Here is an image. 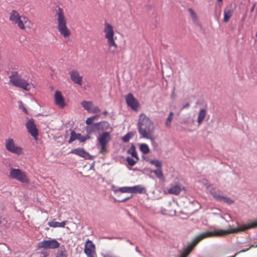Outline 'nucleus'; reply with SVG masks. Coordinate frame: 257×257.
Listing matches in <instances>:
<instances>
[{
    "label": "nucleus",
    "mask_w": 257,
    "mask_h": 257,
    "mask_svg": "<svg viewBox=\"0 0 257 257\" xmlns=\"http://www.w3.org/2000/svg\"><path fill=\"white\" fill-rule=\"evenodd\" d=\"M137 126L141 138L154 142L155 127L154 122L148 116L144 113L141 114L139 116Z\"/></svg>",
    "instance_id": "nucleus-1"
},
{
    "label": "nucleus",
    "mask_w": 257,
    "mask_h": 257,
    "mask_svg": "<svg viewBox=\"0 0 257 257\" xmlns=\"http://www.w3.org/2000/svg\"><path fill=\"white\" fill-rule=\"evenodd\" d=\"M55 17L57 22V29L60 34L65 38H68L71 35V31L66 26L67 20L63 9L59 7L56 10Z\"/></svg>",
    "instance_id": "nucleus-2"
},
{
    "label": "nucleus",
    "mask_w": 257,
    "mask_h": 257,
    "mask_svg": "<svg viewBox=\"0 0 257 257\" xmlns=\"http://www.w3.org/2000/svg\"><path fill=\"white\" fill-rule=\"evenodd\" d=\"M103 31L105 33V38L107 39V44L109 46V52L111 54H115L116 52L117 45L114 41V31L112 26L108 23H105Z\"/></svg>",
    "instance_id": "nucleus-3"
},
{
    "label": "nucleus",
    "mask_w": 257,
    "mask_h": 257,
    "mask_svg": "<svg viewBox=\"0 0 257 257\" xmlns=\"http://www.w3.org/2000/svg\"><path fill=\"white\" fill-rule=\"evenodd\" d=\"M229 227H230V229L228 230L217 229L215 230L214 231L216 232L218 236H223L230 233H237L240 231H244L247 229L257 227V220L247 224H243L237 228H232L231 225H229Z\"/></svg>",
    "instance_id": "nucleus-4"
},
{
    "label": "nucleus",
    "mask_w": 257,
    "mask_h": 257,
    "mask_svg": "<svg viewBox=\"0 0 257 257\" xmlns=\"http://www.w3.org/2000/svg\"><path fill=\"white\" fill-rule=\"evenodd\" d=\"M10 82L14 86L20 87L26 91H29L33 85L28 82V80L22 78L17 72L13 71L9 76Z\"/></svg>",
    "instance_id": "nucleus-5"
},
{
    "label": "nucleus",
    "mask_w": 257,
    "mask_h": 257,
    "mask_svg": "<svg viewBox=\"0 0 257 257\" xmlns=\"http://www.w3.org/2000/svg\"><path fill=\"white\" fill-rule=\"evenodd\" d=\"M210 236H218V235H217L214 230L212 231H207L199 234L193 240L191 243L187 245L180 257H186L200 241L206 237Z\"/></svg>",
    "instance_id": "nucleus-6"
},
{
    "label": "nucleus",
    "mask_w": 257,
    "mask_h": 257,
    "mask_svg": "<svg viewBox=\"0 0 257 257\" xmlns=\"http://www.w3.org/2000/svg\"><path fill=\"white\" fill-rule=\"evenodd\" d=\"M9 176L10 178L18 180L22 183H28L29 182L26 173L19 169L11 168Z\"/></svg>",
    "instance_id": "nucleus-7"
},
{
    "label": "nucleus",
    "mask_w": 257,
    "mask_h": 257,
    "mask_svg": "<svg viewBox=\"0 0 257 257\" xmlns=\"http://www.w3.org/2000/svg\"><path fill=\"white\" fill-rule=\"evenodd\" d=\"M111 140V137L108 132H103L97 138L98 145L100 147V153L105 154L107 152L106 146Z\"/></svg>",
    "instance_id": "nucleus-8"
},
{
    "label": "nucleus",
    "mask_w": 257,
    "mask_h": 257,
    "mask_svg": "<svg viewBox=\"0 0 257 257\" xmlns=\"http://www.w3.org/2000/svg\"><path fill=\"white\" fill-rule=\"evenodd\" d=\"M23 17L24 16H20L17 11L12 10L10 13V21L13 24L17 25L20 29L24 30L25 27L22 21Z\"/></svg>",
    "instance_id": "nucleus-9"
},
{
    "label": "nucleus",
    "mask_w": 257,
    "mask_h": 257,
    "mask_svg": "<svg viewBox=\"0 0 257 257\" xmlns=\"http://www.w3.org/2000/svg\"><path fill=\"white\" fill-rule=\"evenodd\" d=\"M5 147L8 151L12 153L17 155H21L23 153V149L17 146L14 140L11 138H9L6 141Z\"/></svg>",
    "instance_id": "nucleus-10"
},
{
    "label": "nucleus",
    "mask_w": 257,
    "mask_h": 257,
    "mask_svg": "<svg viewBox=\"0 0 257 257\" xmlns=\"http://www.w3.org/2000/svg\"><path fill=\"white\" fill-rule=\"evenodd\" d=\"M60 243L55 239L44 240L39 242L37 247L39 248L55 249L59 247Z\"/></svg>",
    "instance_id": "nucleus-11"
},
{
    "label": "nucleus",
    "mask_w": 257,
    "mask_h": 257,
    "mask_svg": "<svg viewBox=\"0 0 257 257\" xmlns=\"http://www.w3.org/2000/svg\"><path fill=\"white\" fill-rule=\"evenodd\" d=\"M84 252L87 257H96L95 245L89 239H87L85 243Z\"/></svg>",
    "instance_id": "nucleus-12"
},
{
    "label": "nucleus",
    "mask_w": 257,
    "mask_h": 257,
    "mask_svg": "<svg viewBox=\"0 0 257 257\" xmlns=\"http://www.w3.org/2000/svg\"><path fill=\"white\" fill-rule=\"evenodd\" d=\"M26 126L28 133L35 139H37L38 136V131L36 127L34 120L32 118L29 119L26 123Z\"/></svg>",
    "instance_id": "nucleus-13"
},
{
    "label": "nucleus",
    "mask_w": 257,
    "mask_h": 257,
    "mask_svg": "<svg viewBox=\"0 0 257 257\" xmlns=\"http://www.w3.org/2000/svg\"><path fill=\"white\" fill-rule=\"evenodd\" d=\"M125 100L127 105L132 109L134 110L137 109L139 107V103L132 93H128L125 97Z\"/></svg>",
    "instance_id": "nucleus-14"
},
{
    "label": "nucleus",
    "mask_w": 257,
    "mask_h": 257,
    "mask_svg": "<svg viewBox=\"0 0 257 257\" xmlns=\"http://www.w3.org/2000/svg\"><path fill=\"white\" fill-rule=\"evenodd\" d=\"M89 138L90 137L88 135L82 136L80 134H76L74 131H72L71 132V136L69 140L68 141V143H71L76 140H78L81 142H84Z\"/></svg>",
    "instance_id": "nucleus-15"
},
{
    "label": "nucleus",
    "mask_w": 257,
    "mask_h": 257,
    "mask_svg": "<svg viewBox=\"0 0 257 257\" xmlns=\"http://www.w3.org/2000/svg\"><path fill=\"white\" fill-rule=\"evenodd\" d=\"M54 99L56 104L60 108H63L65 107L66 103L60 91L57 90L55 92Z\"/></svg>",
    "instance_id": "nucleus-16"
},
{
    "label": "nucleus",
    "mask_w": 257,
    "mask_h": 257,
    "mask_svg": "<svg viewBox=\"0 0 257 257\" xmlns=\"http://www.w3.org/2000/svg\"><path fill=\"white\" fill-rule=\"evenodd\" d=\"M184 191L186 192V190L184 187H182L179 184H172L171 187L168 189V192L170 194L178 195L180 193Z\"/></svg>",
    "instance_id": "nucleus-17"
},
{
    "label": "nucleus",
    "mask_w": 257,
    "mask_h": 257,
    "mask_svg": "<svg viewBox=\"0 0 257 257\" xmlns=\"http://www.w3.org/2000/svg\"><path fill=\"white\" fill-rule=\"evenodd\" d=\"M70 78L75 83L79 86L82 85V76L79 75L76 70H73L70 72Z\"/></svg>",
    "instance_id": "nucleus-18"
},
{
    "label": "nucleus",
    "mask_w": 257,
    "mask_h": 257,
    "mask_svg": "<svg viewBox=\"0 0 257 257\" xmlns=\"http://www.w3.org/2000/svg\"><path fill=\"white\" fill-rule=\"evenodd\" d=\"M71 153L83 157L85 159H91L92 158L91 156L88 153L85 151L83 149L78 148L74 149L71 151Z\"/></svg>",
    "instance_id": "nucleus-19"
},
{
    "label": "nucleus",
    "mask_w": 257,
    "mask_h": 257,
    "mask_svg": "<svg viewBox=\"0 0 257 257\" xmlns=\"http://www.w3.org/2000/svg\"><path fill=\"white\" fill-rule=\"evenodd\" d=\"M94 126L97 130L107 131L110 130L112 131V130L109 123L105 121L95 123H94Z\"/></svg>",
    "instance_id": "nucleus-20"
},
{
    "label": "nucleus",
    "mask_w": 257,
    "mask_h": 257,
    "mask_svg": "<svg viewBox=\"0 0 257 257\" xmlns=\"http://www.w3.org/2000/svg\"><path fill=\"white\" fill-rule=\"evenodd\" d=\"M207 111L205 109L202 108L200 110L197 117V122L199 125L201 124L204 120Z\"/></svg>",
    "instance_id": "nucleus-21"
},
{
    "label": "nucleus",
    "mask_w": 257,
    "mask_h": 257,
    "mask_svg": "<svg viewBox=\"0 0 257 257\" xmlns=\"http://www.w3.org/2000/svg\"><path fill=\"white\" fill-rule=\"evenodd\" d=\"M66 222H67L66 221H64L61 222H58L55 221L54 220H53L52 221H49L48 223V224L50 227H54V228H55V227H64L66 224Z\"/></svg>",
    "instance_id": "nucleus-22"
},
{
    "label": "nucleus",
    "mask_w": 257,
    "mask_h": 257,
    "mask_svg": "<svg viewBox=\"0 0 257 257\" xmlns=\"http://www.w3.org/2000/svg\"><path fill=\"white\" fill-rule=\"evenodd\" d=\"M112 189L115 193L120 192L121 193H131V187H123L116 188V187L112 186Z\"/></svg>",
    "instance_id": "nucleus-23"
},
{
    "label": "nucleus",
    "mask_w": 257,
    "mask_h": 257,
    "mask_svg": "<svg viewBox=\"0 0 257 257\" xmlns=\"http://www.w3.org/2000/svg\"><path fill=\"white\" fill-rule=\"evenodd\" d=\"M131 193H142L144 190H145V188L141 185H137L131 187Z\"/></svg>",
    "instance_id": "nucleus-24"
},
{
    "label": "nucleus",
    "mask_w": 257,
    "mask_h": 257,
    "mask_svg": "<svg viewBox=\"0 0 257 257\" xmlns=\"http://www.w3.org/2000/svg\"><path fill=\"white\" fill-rule=\"evenodd\" d=\"M232 11L231 9H225L224 11V19L223 21L225 23L228 22L229 20L232 16Z\"/></svg>",
    "instance_id": "nucleus-25"
},
{
    "label": "nucleus",
    "mask_w": 257,
    "mask_h": 257,
    "mask_svg": "<svg viewBox=\"0 0 257 257\" xmlns=\"http://www.w3.org/2000/svg\"><path fill=\"white\" fill-rule=\"evenodd\" d=\"M151 172L154 173L159 179L162 181L165 180V177L164 176L162 169L160 168L159 169L154 170L152 171Z\"/></svg>",
    "instance_id": "nucleus-26"
},
{
    "label": "nucleus",
    "mask_w": 257,
    "mask_h": 257,
    "mask_svg": "<svg viewBox=\"0 0 257 257\" xmlns=\"http://www.w3.org/2000/svg\"><path fill=\"white\" fill-rule=\"evenodd\" d=\"M218 201L223 202L228 205L232 204L234 202V200L229 197L222 195H221Z\"/></svg>",
    "instance_id": "nucleus-27"
},
{
    "label": "nucleus",
    "mask_w": 257,
    "mask_h": 257,
    "mask_svg": "<svg viewBox=\"0 0 257 257\" xmlns=\"http://www.w3.org/2000/svg\"><path fill=\"white\" fill-rule=\"evenodd\" d=\"M81 105L85 110L89 112L92 107L93 103L92 101H83L81 102Z\"/></svg>",
    "instance_id": "nucleus-28"
},
{
    "label": "nucleus",
    "mask_w": 257,
    "mask_h": 257,
    "mask_svg": "<svg viewBox=\"0 0 257 257\" xmlns=\"http://www.w3.org/2000/svg\"><path fill=\"white\" fill-rule=\"evenodd\" d=\"M210 193L211 195L216 199V200L218 201L221 194L220 191L218 190H216L215 189H211L210 190Z\"/></svg>",
    "instance_id": "nucleus-29"
},
{
    "label": "nucleus",
    "mask_w": 257,
    "mask_h": 257,
    "mask_svg": "<svg viewBox=\"0 0 257 257\" xmlns=\"http://www.w3.org/2000/svg\"><path fill=\"white\" fill-rule=\"evenodd\" d=\"M22 21L25 28L26 27L30 29L33 26V23L31 21H30L27 17L25 16H24L23 17V19H22Z\"/></svg>",
    "instance_id": "nucleus-30"
},
{
    "label": "nucleus",
    "mask_w": 257,
    "mask_h": 257,
    "mask_svg": "<svg viewBox=\"0 0 257 257\" xmlns=\"http://www.w3.org/2000/svg\"><path fill=\"white\" fill-rule=\"evenodd\" d=\"M174 113L170 112L165 122V125L168 128H170L171 126V121L173 118Z\"/></svg>",
    "instance_id": "nucleus-31"
},
{
    "label": "nucleus",
    "mask_w": 257,
    "mask_h": 257,
    "mask_svg": "<svg viewBox=\"0 0 257 257\" xmlns=\"http://www.w3.org/2000/svg\"><path fill=\"white\" fill-rule=\"evenodd\" d=\"M140 149L141 151L145 154H148L150 150L148 146L146 144H142L140 146Z\"/></svg>",
    "instance_id": "nucleus-32"
},
{
    "label": "nucleus",
    "mask_w": 257,
    "mask_h": 257,
    "mask_svg": "<svg viewBox=\"0 0 257 257\" xmlns=\"http://www.w3.org/2000/svg\"><path fill=\"white\" fill-rule=\"evenodd\" d=\"M188 12L193 22L196 23L198 19L196 13L191 8L188 9Z\"/></svg>",
    "instance_id": "nucleus-33"
},
{
    "label": "nucleus",
    "mask_w": 257,
    "mask_h": 257,
    "mask_svg": "<svg viewBox=\"0 0 257 257\" xmlns=\"http://www.w3.org/2000/svg\"><path fill=\"white\" fill-rule=\"evenodd\" d=\"M150 163L155 166L158 169H159L160 168L162 169V164L161 161H160L159 160H151L150 161Z\"/></svg>",
    "instance_id": "nucleus-34"
},
{
    "label": "nucleus",
    "mask_w": 257,
    "mask_h": 257,
    "mask_svg": "<svg viewBox=\"0 0 257 257\" xmlns=\"http://www.w3.org/2000/svg\"><path fill=\"white\" fill-rule=\"evenodd\" d=\"M128 152L132 155V157L136 158L137 160H139L137 153L134 147L131 148V149L128 151Z\"/></svg>",
    "instance_id": "nucleus-35"
},
{
    "label": "nucleus",
    "mask_w": 257,
    "mask_h": 257,
    "mask_svg": "<svg viewBox=\"0 0 257 257\" xmlns=\"http://www.w3.org/2000/svg\"><path fill=\"white\" fill-rule=\"evenodd\" d=\"M133 136V135L131 133H127V134H126L125 136H124L122 138V140L123 141V142H127L129 141V140L131 139V138Z\"/></svg>",
    "instance_id": "nucleus-36"
},
{
    "label": "nucleus",
    "mask_w": 257,
    "mask_h": 257,
    "mask_svg": "<svg viewBox=\"0 0 257 257\" xmlns=\"http://www.w3.org/2000/svg\"><path fill=\"white\" fill-rule=\"evenodd\" d=\"M85 129H86V132L88 134L91 133L95 130H96V128L94 126V124L93 125H91V126H86Z\"/></svg>",
    "instance_id": "nucleus-37"
},
{
    "label": "nucleus",
    "mask_w": 257,
    "mask_h": 257,
    "mask_svg": "<svg viewBox=\"0 0 257 257\" xmlns=\"http://www.w3.org/2000/svg\"><path fill=\"white\" fill-rule=\"evenodd\" d=\"M56 257H67V254L64 250L61 249L58 251Z\"/></svg>",
    "instance_id": "nucleus-38"
},
{
    "label": "nucleus",
    "mask_w": 257,
    "mask_h": 257,
    "mask_svg": "<svg viewBox=\"0 0 257 257\" xmlns=\"http://www.w3.org/2000/svg\"><path fill=\"white\" fill-rule=\"evenodd\" d=\"M127 163L131 166H133L136 163V161H135L131 157H127L126 159Z\"/></svg>",
    "instance_id": "nucleus-39"
},
{
    "label": "nucleus",
    "mask_w": 257,
    "mask_h": 257,
    "mask_svg": "<svg viewBox=\"0 0 257 257\" xmlns=\"http://www.w3.org/2000/svg\"><path fill=\"white\" fill-rule=\"evenodd\" d=\"M100 111V109L97 106H94L93 105H92V107H91V110L89 111V112L91 113H97L99 112Z\"/></svg>",
    "instance_id": "nucleus-40"
},
{
    "label": "nucleus",
    "mask_w": 257,
    "mask_h": 257,
    "mask_svg": "<svg viewBox=\"0 0 257 257\" xmlns=\"http://www.w3.org/2000/svg\"><path fill=\"white\" fill-rule=\"evenodd\" d=\"M220 217L221 218L225 220L226 221H229L228 219H230L231 220H232L231 217L230 215L229 214H226L224 216L222 215H220Z\"/></svg>",
    "instance_id": "nucleus-41"
},
{
    "label": "nucleus",
    "mask_w": 257,
    "mask_h": 257,
    "mask_svg": "<svg viewBox=\"0 0 257 257\" xmlns=\"http://www.w3.org/2000/svg\"><path fill=\"white\" fill-rule=\"evenodd\" d=\"M93 120V119H92V118L90 117H89L86 120V123L87 124V125H90L92 123Z\"/></svg>",
    "instance_id": "nucleus-42"
},
{
    "label": "nucleus",
    "mask_w": 257,
    "mask_h": 257,
    "mask_svg": "<svg viewBox=\"0 0 257 257\" xmlns=\"http://www.w3.org/2000/svg\"><path fill=\"white\" fill-rule=\"evenodd\" d=\"M41 253L43 255L41 257H47L49 255V252L47 251H42Z\"/></svg>",
    "instance_id": "nucleus-43"
},
{
    "label": "nucleus",
    "mask_w": 257,
    "mask_h": 257,
    "mask_svg": "<svg viewBox=\"0 0 257 257\" xmlns=\"http://www.w3.org/2000/svg\"><path fill=\"white\" fill-rule=\"evenodd\" d=\"M257 247V244H252L249 247L246 248V249H243L242 250H241V251H247L248 250L249 248H251V247Z\"/></svg>",
    "instance_id": "nucleus-44"
},
{
    "label": "nucleus",
    "mask_w": 257,
    "mask_h": 257,
    "mask_svg": "<svg viewBox=\"0 0 257 257\" xmlns=\"http://www.w3.org/2000/svg\"><path fill=\"white\" fill-rule=\"evenodd\" d=\"M190 106V104L189 103H187L183 105L182 109H185L186 108H188Z\"/></svg>",
    "instance_id": "nucleus-45"
},
{
    "label": "nucleus",
    "mask_w": 257,
    "mask_h": 257,
    "mask_svg": "<svg viewBox=\"0 0 257 257\" xmlns=\"http://www.w3.org/2000/svg\"><path fill=\"white\" fill-rule=\"evenodd\" d=\"M99 116V115H94L93 116H92L91 117L92 118V119H93V120H96L97 118Z\"/></svg>",
    "instance_id": "nucleus-46"
},
{
    "label": "nucleus",
    "mask_w": 257,
    "mask_h": 257,
    "mask_svg": "<svg viewBox=\"0 0 257 257\" xmlns=\"http://www.w3.org/2000/svg\"><path fill=\"white\" fill-rule=\"evenodd\" d=\"M130 198V197L126 198H124V199H123L122 200H120V201H121V202H124V201H126L127 200H128Z\"/></svg>",
    "instance_id": "nucleus-47"
},
{
    "label": "nucleus",
    "mask_w": 257,
    "mask_h": 257,
    "mask_svg": "<svg viewBox=\"0 0 257 257\" xmlns=\"http://www.w3.org/2000/svg\"><path fill=\"white\" fill-rule=\"evenodd\" d=\"M205 186L207 189H208L210 185L208 184L207 182L206 181Z\"/></svg>",
    "instance_id": "nucleus-48"
},
{
    "label": "nucleus",
    "mask_w": 257,
    "mask_h": 257,
    "mask_svg": "<svg viewBox=\"0 0 257 257\" xmlns=\"http://www.w3.org/2000/svg\"><path fill=\"white\" fill-rule=\"evenodd\" d=\"M103 114L104 115H106V114H107V111H104L103 112Z\"/></svg>",
    "instance_id": "nucleus-49"
},
{
    "label": "nucleus",
    "mask_w": 257,
    "mask_h": 257,
    "mask_svg": "<svg viewBox=\"0 0 257 257\" xmlns=\"http://www.w3.org/2000/svg\"><path fill=\"white\" fill-rule=\"evenodd\" d=\"M104 257H111V256H110V255H105L104 256Z\"/></svg>",
    "instance_id": "nucleus-50"
},
{
    "label": "nucleus",
    "mask_w": 257,
    "mask_h": 257,
    "mask_svg": "<svg viewBox=\"0 0 257 257\" xmlns=\"http://www.w3.org/2000/svg\"><path fill=\"white\" fill-rule=\"evenodd\" d=\"M23 110H24L25 112H27V110H26V109L25 108H23Z\"/></svg>",
    "instance_id": "nucleus-51"
},
{
    "label": "nucleus",
    "mask_w": 257,
    "mask_h": 257,
    "mask_svg": "<svg viewBox=\"0 0 257 257\" xmlns=\"http://www.w3.org/2000/svg\"><path fill=\"white\" fill-rule=\"evenodd\" d=\"M2 217L0 216V224L2 223V221L1 220Z\"/></svg>",
    "instance_id": "nucleus-52"
},
{
    "label": "nucleus",
    "mask_w": 257,
    "mask_h": 257,
    "mask_svg": "<svg viewBox=\"0 0 257 257\" xmlns=\"http://www.w3.org/2000/svg\"><path fill=\"white\" fill-rule=\"evenodd\" d=\"M241 252V251H240L238 252L237 253H235V255H236L237 253H239V252Z\"/></svg>",
    "instance_id": "nucleus-53"
},
{
    "label": "nucleus",
    "mask_w": 257,
    "mask_h": 257,
    "mask_svg": "<svg viewBox=\"0 0 257 257\" xmlns=\"http://www.w3.org/2000/svg\"><path fill=\"white\" fill-rule=\"evenodd\" d=\"M241 252V251H240L238 252L237 253H235V255H236L237 253H239V252Z\"/></svg>",
    "instance_id": "nucleus-54"
},
{
    "label": "nucleus",
    "mask_w": 257,
    "mask_h": 257,
    "mask_svg": "<svg viewBox=\"0 0 257 257\" xmlns=\"http://www.w3.org/2000/svg\"><path fill=\"white\" fill-rule=\"evenodd\" d=\"M218 2H221L222 0H217Z\"/></svg>",
    "instance_id": "nucleus-55"
},
{
    "label": "nucleus",
    "mask_w": 257,
    "mask_h": 257,
    "mask_svg": "<svg viewBox=\"0 0 257 257\" xmlns=\"http://www.w3.org/2000/svg\"><path fill=\"white\" fill-rule=\"evenodd\" d=\"M184 123H185V124H187L188 123H187L186 121H185V122H184Z\"/></svg>",
    "instance_id": "nucleus-56"
},
{
    "label": "nucleus",
    "mask_w": 257,
    "mask_h": 257,
    "mask_svg": "<svg viewBox=\"0 0 257 257\" xmlns=\"http://www.w3.org/2000/svg\"><path fill=\"white\" fill-rule=\"evenodd\" d=\"M232 257H234V256H232Z\"/></svg>",
    "instance_id": "nucleus-57"
}]
</instances>
